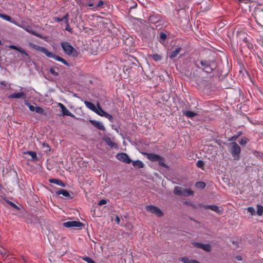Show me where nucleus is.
I'll return each instance as SVG.
<instances>
[{
	"instance_id": "1",
	"label": "nucleus",
	"mask_w": 263,
	"mask_h": 263,
	"mask_svg": "<svg viewBox=\"0 0 263 263\" xmlns=\"http://www.w3.org/2000/svg\"><path fill=\"white\" fill-rule=\"evenodd\" d=\"M29 45L33 49L44 53L48 58H53L57 61L61 62L66 65H68V63L64 59L49 51L46 48L32 43L30 44Z\"/></svg>"
},
{
	"instance_id": "2",
	"label": "nucleus",
	"mask_w": 263,
	"mask_h": 263,
	"mask_svg": "<svg viewBox=\"0 0 263 263\" xmlns=\"http://www.w3.org/2000/svg\"><path fill=\"white\" fill-rule=\"evenodd\" d=\"M61 46L65 53L69 55L76 57L78 53L76 50L68 42L61 43Z\"/></svg>"
},
{
	"instance_id": "3",
	"label": "nucleus",
	"mask_w": 263,
	"mask_h": 263,
	"mask_svg": "<svg viewBox=\"0 0 263 263\" xmlns=\"http://www.w3.org/2000/svg\"><path fill=\"white\" fill-rule=\"evenodd\" d=\"M145 210L147 212L154 214L158 217H161L163 215L162 211L159 208L154 205H147L145 207Z\"/></svg>"
},
{
	"instance_id": "4",
	"label": "nucleus",
	"mask_w": 263,
	"mask_h": 263,
	"mask_svg": "<svg viewBox=\"0 0 263 263\" xmlns=\"http://www.w3.org/2000/svg\"><path fill=\"white\" fill-rule=\"evenodd\" d=\"M231 146V153L235 159L239 158V155L240 153V147L235 142H233L230 144Z\"/></svg>"
},
{
	"instance_id": "5",
	"label": "nucleus",
	"mask_w": 263,
	"mask_h": 263,
	"mask_svg": "<svg viewBox=\"0 0 263 263\" xmlns=\"http://www.w3.org/2000/svg\"><path fill=\"white\" fill-rule=\"evenodd\" d=\"M117 159L120 161L129 164L132 162V160L130 159L128 155L125 153H119L116 155Z\"/></svg>"
},
{
	"instance_id": "6",
	"label": "nucleus",
	"mask_w": 263,
	"mask_h": 263,
	"mask_svg": "<svg viewBox=\"0 0 263 263\" xmlns=\"http://www.w3.org/2000/svg\"><path fill=\"white\" fill-rule=\"evenodd\" d=\"M63 226L66 228L72 227H81L83 226L82 223L77 221H69L65 222L63 224Z\"/></svg>"
},
{
	"instance_id": "7",
	"label": "nucleus",
	"mask_w": 263,
	"mask_h": 263,
	"mask_svg": "<svg viewBox=\"0 0 263 263\" xmlns=\"http://www.w3.org/2000/svg\"><path fill=\"white\" fill-rule=\"evenodd\" d=\"M58 106L61 109L63 116H68L72 118L76 117L63 104L59 103Z\"/></svg>"
},
{
	"instance_id": "8",
	"label": "nucleus",
	"mask_w": 263,
	"mask_h": 263,
	"mask_svg": "<svg viewBox=\"0 0 263 263\" xmlns=\"http://www.w3.org/2000/svg\"><path fill=\"white\" fill-rule=\"evenodd\" d=\"M255 17L257 21H263V10L257 8L255 11Z\"/></svg>"
},
{
	"instance_id": "9",
	"label": "nucleus",
	"mask_w": 263,
	"mask_h": 263,
	"mask_svg": "<svg viewBox=\"0 0 263 263\" xmlns=\"http://www.w3.org/2000/svg\"><path fill=\"white\" fill-rule=\"evenodd\" d=\"M145 155L147 156V158L153 162H156L158 160V159H160L159 155L155 154L153 153H145Z\"/></svg>"
},
{
	"instance_id": "10",
	"label": "nucleus",
	"mask_w": 263,
	"mask_h": 263,
	"mask_svg": "<svg viewBox=\"0 0 263 263\" xmlns=\"http://www.w3.org/2000/svg\"><path fill=\"white\" fill-rule=\"evenodd\" d=\"M90 122L96 128L101 130H105V127L103 124L97 121L90 120Z\"/></svg>"
},
{
	"instance_id": "11",
	"label": "nucleus",
	"mask_w": 263,
	"mask_h": 263,
	"mask_svg": "<svg viewBox=\"0 0 263 263\" xmlns=\"http://www.w3.org/2000/svg\"><path fill=\"white\" fill-rule=\"evenodd\" d=\"M200 207H202L205 209H209L213 211H214L216 212L217 213H219L220 212V210H219V208L215 205H200Z\"/></svg>"
},
{
	"instance_id": "12",
	"label": "nucleus",
	"mask_w": 263,
	"mask_h": 263,
	"mask_svg": "<svg viewBox=\"0 0 263 263\" xmlns=\"http://www.w3.org/2000/svg\"><path fill=\"white\" fill-rule=\"evenodd\" d=\"M9 47L11 49L16 50L18 51L22 54H24L26 57L29 58V55H28V54L25 51V50H24L22 48L18 47L16 46L12 45H10L9 46Z\"/></svg>"
},
{
	"instance_id": "13",
	"label": "nucleus",
	"mask_w": 263,
	"mask_h": 263,
	"mask_svg": "<svg viewBox=\"0 0 263 263\" xmlns=\"http://www.w3.org/2000/svg\"><path fill=\"white\" fill-rule=\"evenodd\" d=\"M9 98H25L26 97V95L24 92L23 91L19 92L18 93H15L11 94V95L9 96L8 97Z\"/></svg>"
},
{
	"instance_id": "14",
	"label": "nucleus",
	"mask_w": 263,
	"mask_h": 263,
	"mask_svg": "<svg viewBox=\"0 0 263 263\" xmlns=\"http://www.w3.org/2000/svg\"><path fill=\"white\" fill-rule=\"evenodd\" d=\"M199 64L201 65V66L202 67L203 69L204 70H205V71L209 72V71H210L211 70V69L208 66V64H207V63L206 62L200 61L199 62H197V65L198 67H200Z\"/></svg>"
},
{
	"instance_id": "15",
	"label": "nucleus",
	"mask_w": 263,
	"mask_h": 263,
	"mask_svg": "<svg viewBox=\"0 0 263 263\" xmlns=\"http://www.w3.org/2000/svg\"><path fill=\"white\" fill-rule=\"evenodd\" d=\"M132 162L133 165L137 168H140L144 167V163L140 160L133 161Z\"/></svg>"
},
{
	"instance_id": "16",
	"label": "nucleus",
	"mask_w": 263,
	"mask_h": 263,
	"mask_svg": "<svg viewBox=\"0 0 263 263\" xmlns=\"http://www.w3.org/2000/svg\"><path fill=\"white\" fill-rule=\"evenodd\" d=\"M194 194V191L190 189H184L182 190V196H193Z\"/></svg>"
},
{
	"instance_id": "17",
	"label": "nucleus",
	"mask_w": 263,
	"mask_h": 263,
	"mask_svg": "<svg viewBox=\"0 0 263 263\" xmlns=\"http://www.w3.org/2000/svg\"><path fill=\"white\" fill-rule=\"evenodd\" d=\"M84 104L87 106V107H88L89 109H90L92 111L95 112L96 110L97 107L95 106V104H93V103H92L90 102L85 101L84 102Z\"/></svg>"
},
{
	"instance_id": "18",
	"label": "nucleus",
	"mask_w": 263,
	"mask_h": 263,
	"mask_svg": "<svg viewBox=\"0 0 263 263\" xmlns=\"http://www.w3.org/2000/svg\"><path fill=\"white\" fill-rule=\"evenodd\" d=\"M57 194L58 195H62L63 196L66 197H70V195L69 193L65 190L61 189L57 192Z\"/></svg>"
},
{
	"instance_id": "19",
	"label": "nucleus",
	"mask_w": 263,
	"mask_h": 263,
	"mask_svg": "<svg viewBox=\"0 0 263 263\" xmlns=\"http://www.w3.org/2000/svg\"><path fill=\"white\" fill-rule=\"evenodd\" d=\"M104 141L107 143V144L110 146L111 147L115 146V143L111 140L109 137H105L104 139Z\"/></svg>"
},
{
	"instance_id": "20",
	"label": "nucleus",
	"mask_w": 263,
	"mask_h": 263,
	"mask_svg": "<svg viewBox=\"0 0 263 263\" xmlns=\"http://www.w3.org/2000/svg\"><path fill=\"white\" fill-rule=\"evenodd\" d=\"M182 261L184 263H200L199 261L195 259H192L187 257L182 258Z\"/></svg>"
},
{
	"instance_id": "21",
	"label": "nucleus",
	"mask_w": 263,
	"mask_h": 263,
	"mask_svg": "<svg viewBox=\"0 0 263 263\" xmlns=\"http://www.w3.org/2000/svg\"><path fill=\"white\" fill-rule=\"evenodd\" d=\"M97 106L98 107H97L96 108V110L95 111L96 113H97L98 115L102 116V117H103V116L104 115V114H105L106 112H105L100 107V106L99 105V104H98L97 105Z\"/></svg>"
},
{
	"instance_id": "22",
	"label": "nucleus",
	"mask_w": 263,
	"mask_h": 263,
	"mask_svg": "<svg viewBox=\"0 0 263 263\" xmlns=\"http://www.w3.org/2000/svg\"><path fill=\"white\" fill-rule=\"evenodd\" d=\"M49 182H51V183H54L55 184H57V185H59L60 186H64V184L62 182V181L59 180V179H49Z\"/></svg>"
},
{
	"instance_id": "23",
	"label": "nucleus",
	"mask_w": 263,
	"mask_h": 263,
	"mask_svg": "<svg viewBox=\"0 0 263 263\" xmlns=\"http://www.w3.org/2000/svg\"><path fill=\"white\" fill-rule=\"evenodd\" d=\"M27 32H29V33H30L36 36H39V34L36 33H35L33 30V29H32V28L29 26H26L25 27H24L23 28Z\"/></svg>"
},
{
	"instance_id": "24",
	"label": "nucleus",
	"mask_w": 263,
	"mask_h": 263,
	"mask_svg": "<svg viewBox=\"0 0 263 263\" xmlns=\"http://www.w3.org/2000/svg\"><path fill=\"white\" fill-rule=\"evenodd\" d=\"M157 162H158L159 164L162 167L165 168H167L168 167L167 165L165 163L164 159L161 156H160V159H158Z\"/></svg>"
},
{
	"instance_id": "25",
	"label": "nucleus",
	"mask_w": 263,
	"mask_h": 263,
	"mask_svg": "<svg viewBox=\"0 0 263 263\" xmlns=\"http://www.w3.org/2000/svg\"><path fill=\"white\" fill-rule=\"evenodd\" d=\"M67 16H68V15L66 14L65 15H64L63 17L62 18H60V17H54V20L56 22H61V21H65L66 23H68V18H67Z\"/></svg>"
},
{
	"instance_id": "26",
	"label": "nucleus",
	"mask_w": 263,
	"mask_h": 263,
	"mask_svg": "<svg viewBox=\"0 0 263 263\" xmlns=\"http://www.w3.org/2000/svg\"><path fill=\"white\" fill-rule=\"evenodd\" d=\"M24 154L29 155L33 160H36L37 159L36 154L34 152L27 151V152H25Z\"/></svg>"
},
{
	"instance_id": "27",
	"label": "nucleus",
	"mask_w": 263,
	"mask_h": 263,
	"mask_svg": "<svg viewBox=\"0 0 263 263\" xmlns=\"http://www.w3.org/2000/svg\"><path fill=\"white\" fill-rule=\"evenodd\" d=\"M195 186L196 187L198 188V189H203L205 187V184L204 182H197L196 184H195Z\"/></svg>"
},
{
	"instance_id": "28",
	"label": "nucleus",
	"mask_w": 263,
	"mask_h": 263,
	"mask_svg": "<svg viewBox=\"0 0 263 263\" xmlns=\"http://www.w3.org/2000/svg\"><path fill=\"white\" fill-rule=\"evenodd\" d=\"M201 249L207 252H210L211 250V246L209 244H203L201 246Z\"/></svg>"
},
{
	"instance_id": "29",
	"label": "nucleus",
	"mask_w": 263,
	"mask_h": 263,
	"mask_svg": "<svg viewBox=\"0 0 263 263\" xmlns=\"http://www.w3.org/2000/svg\"><path fill=\"white\" fill-rule=\"evenodd\" d=\"M183 114L186 116H187L188 117H190V118L193 117L196 115V113H195L193 111H184Z\"/></svg>"
},
{
	"instance_id": "30",
	"label": "nucleus",
	"mask_w": 263,
	"mask_h": 263,
	"mask_svg": "<svg viewBox=\"0 0 263 263\" xmlns=\"http://www.w3.org/2000/svg\"><path fill=\"white\" fill-rule=\"evenodd\" d=\"M180 48H178L174 50L170 55L171 58H173L175 57L180 52Z\"/></svg>"
},
{
	"instance_id": "31",
	"label": "nucleus",
	"mask_w": 263,
	"mask_h": 263,
	"mask_svg": "<svg viewBox=\"0 0 263 263\" xmlns=\"http://www.w3.org/2000/svg\"><path fill=\"white\" fill-rule=\"evenodd\" d=\"M0 17L3 18L5 20L11 22V18L8 15L0 13Z\"/></svg>"
},
{
	"instance_id": "32",
	"label": "nucleus",
	"mask_w": 263,
	"mask_h": 263,
	"mask_svg": "<svg viewBox=\"0 0 263 263\" xmlns=\"http://www.w3.org/2000/svg\"><path fill=\"white\" fill-rule=\"evenodd\" d=\"M174 193L175 195H181V187L177 186H175L174 191Z\"/></svg>"
},
{
	"instance_id": "33",
	"label": "nucleus",
	"mask_w": 263,
	"mask_h": 263,
	"mask_svg": "<svg viewBox=\"0 0 263 263\" xmlns=\"http://www.w3.org/2000/svg\"><path fill=\"white\" fill-rule=\"evenodd\" d=\"M152 58L155 61H159L161 60V57L157 54H153L151 55Z\"/></svg>"
},
{
	"instance_id": "34",
	"label": "nucleus",
	"mask_w": 263,
	"mask_h": 263,
	"mask_svg": "<svg viewBox=\"0 0 263 263\" xmlns=\"http://www.w3.org/2000/svg\"><path fill=\"white\" fill-rule=\"evenodd\" d=\"M82 259L88 263H96L93 260L87 256L82 257Z\"/></svg>"
},
{
	"instance_id": "35",
	"label": "nucleus",
	"mask_w": 263,
	"mask_h": 263,
	"mask_svg": "<svg viewBox=\"0 0 263 263\" xmlns=\"http://www.w3.org/2000/svg\"><path fill=\"white\" fill-rule=\"evenodd\" d=\"M257 214L259 216H261L263 213V209L260 205H257Z\"/></svg>"
},
{
	"instance_id": "36",
	"label": "nucleus",
	"mask_w": 263,
	"mask_h": 263,
	"mask_svg": "<svg viewBox=\"0 0 263 263\" xmlns=\"http://www.w3.org/2000/svg\"><path fill=\"white\" fill-rule=\"evenodd\" d=\"M34 111H35L36 112H37L38 114H42L43 113V109L39 106H36L35 108Z\"/></svg>"
},
{
	"instance_id": "37",
	"label": "nucleus",
	"mask_w": 263,
	"mask_h": 263,
	"mask_svg": "<svg viewBox=\"0 0 263 263\" xmlns=\"http://www.w3.org/2000/svg\"><path fill=\"white\" fill-rule=\"evenodd\" d=\"M248 140L246 138H242L239 141L241 145H245L248 142Z\"/></svg>"
},
{
	"instance_id": "38",
	"label": "nucleus",
	"mask_w": 263,
	"mask_h": 263,
	"mask_svg": "<svg viewBox=\"0 0 263 263\" xmlns=\"http://www.w3.org/2000/svg\"><path fill=\"white\" fill-rule=\"evenodd\" d=\"M43 146L44 149V151L46 152H49L50 151V148L48 144L45 143L43 144Z\"/></svg>"
},
{
	"instance_id": "39",
	"label": "nucleus",
	"mask_w": 263,
	"mask_h": 263,
	"mask_svg": "<svg viewBox=\"0 0 263 263\" xmlns=\"http://www.w3.org/2000/svg\"><path fill=\"white\" fill-rule=\"evenodd\" d=\"M166 35L165 33L161 32L160 35V41L161 42L164 41V40L166 39Z\"/></svg>"
},
{
	"instance_id": "40",
	"label": "nucleus",
	"mask_w": 263,
	"mask_h": 263,
	"mask_svg": "<svg viewBox=\"0 0 263 263\" xmlns=\"http://www.w3.org/2000/svg\"><path fill=\"white\" fill-rule=\"evenodd\" d=\"M196 165L197 167L202 168L204 166V163L201 160H198L196 163Z\"/></svg>"
},
{
	"instance_id": "41",
	"label": "nucleus",
	"mask_w": 263,
	"mask_h": 263,
	"mask_svg": "<svg viewBox=\"0 0 263 263\" xmlns=\"http://www.w3.org/2000/svg\"><path fill=\"white\" fill-rule=\"evenodd\" d=\"M247 211L248 212H249L252 215H253L255 214V210L252 207H249L247 209Z\"/></svg>"
},
{
	"instance_id": "42",
	"label": "nucleus",
	"mask_w": 263,
	"mask_h": 263,
	"mask_svg": "<svg viewBox=\"0 0 263 263\" xmlns=\"http://www.w3.org/2000/svg\"><path fill=\"white\" fill-rule=\"evenodd\" d=\"M27 105H28L30 110L31 111H35V107L33 106V105H30V104L26 103H25Z\"/></svg>"
},
{
	"instance_id": "43",
	"label": "nucleus",
	"mask_w": 263,
	"mask_h": 263,
	"mask_svg": "<svg viewBox=\"0 0 263 263\" xmlns=\"http://www.w3.org/2000/svg\"><path fill=\"white\" fill-rule=\"evenodd\" d=\"M49 71L50 73L53 76H56L58 74V73L55 71L53 68H50Z\"/></svg>"
},
{
	"instance_id": "44",
	"label": "nucleus",
	"mask_w": 263,
	"mask_h": 263,
	"mask_svg": "<svg viewBox=\"0 0 263 263\" xmlns=\"http://www.w3.org/2000/svg\"><path fill=\"white\" fill-rule=\"evenodd\" d=\"M193 244L195 247L198 248H201V246L202 245V243H200V242H194Z\"/></svg>"
},
{
	"instance_id": "45",
	"label": "nucleus",
	"mask_w": 263,
	"mask_h": 263,
	"mask_svg": "<svg viewBox=\"0 0 263 263\" xmlns=\"http://www.w3.org/2000/svg\"><path fill=\"white\" fill-rule=\"evenodd\" d=\"M103 4H104V2H103V1H100L98 3V4H97V6H96V7H97V8H100V7H102V6L103 5Z\"/></svg>"
},
{
	"instance_id": "46",
	"label": "nucleus",
	"mask_w": 263,
	"mask_h": 263,
	"mask_svg": "<svg viewBox=\"0 0 263 263\" xmlns=\"http://www.w3.org/2000/svg\"><path fill=\"white\" fill-rule=\"evenodd\" d=\"M107 203V201L105 199H102L99 202V205H103L104 204H105Z\"/></svg>"
},
{
	"instance_id": "47",
	"label": "nucleus",
	"mask_w": 263,
	"mask_h": 263,
	"mask_svg": "<svg viewBox=\"0 0 263 263\" xmlns=\"http://www.w3.org/2000/svg\"><path fill=\"white\" fill-rule=\"evenodd\" d=\"M103 117H105L107 118V119H108L109 120L112 119V116L110 115H109V114H107L106 112H105V114H104Z\"/></svg>"
},
{
	"instance_id": "48",
	"label": "nucleus",
	"mask_w": 263,
	"mask_h": 263,
	"mask_svg": "<svg viewBox=\"0 0 263 263\" xmlns=\"http://www.w3.org/2000/svg\"><path fill=\"white\" fill-rule=\"evenodd\" d=\"M185 203L186 204H187V205H191V206H192L193 208H196V206H195L194 204H192V203L191 202H185Z\"/></svg>"
},
{
	"instance_id": "49",
	"label": "nucleus",
	"mask_w": 263,
	"mask_h": 263,
	"mask_svg": "<svg viewBox=\"0 0 263 263\" xmlns=\"http://www.w3.org/2000/svg\"><path fill=\"white\" fill-rule=\"evenodd\" d=\"M116 221L117 224H119L120 223V218H119V216L118 215H117L116 216Z\"/></svg>"
},
{
	"instance_id": "50",
	"label": "nucleus",
	"mask_w": 263,
	"mask_h": 263,
	"mask_svg": "<svg viewBox=\"0 0 263 263\" xmlns=\"http://www.w3.org/2000/svg\"><path fill=\"white\" fill-rule=\"evenodd\" d=\"M10 204L13 208L17 209V206L12 202H10Z\"/></svg>"
},
{
	"instance_id": "51",
	"label": "nucleus",
	"mask_w": 263,
	"mask_h": 263,
	"mask_svg": "<svg viewBox=\"0 0 263 263\" xmlns=\"http://www.w3.org/2000/svg\"><path fill=\"white\" fill-rule=\"evenodd\" d=\"M67 27L66 28V30L68 31H70V27L69 26L68 23H67Z\"/></svg>"
},
{
	"instance_id": "52",
	"label": "nucleus",
	"mask_w": 263,
	"mask_h": 263,
	"mask_svg": "<svg viewBox=\"0 0 263 263\" xmlns=\"http://www.w3.org/2000/svg\"><path fill=\"white\" fill-rule=\"evenodd\" d=\"M0 254H1L3 256H4L5 255V253L3 251H2L1 249H0Z\"/></svg>"
},
{
	"instance_id": "53",
	"label": "nucleus",
	"mask_w": 263,
	"mask_h": 263,
	"mask_svg": "<svg viewBox=\"0 0 263 263\" xmlns=\"http://www.w3.org/2000/svg\"><path fill=\"white\" fill-rule=\"evenodd\" d=\"M236 138H237V137H234V136H233V137H232L231 138L230 140H232H232H235L236 139Z\"/></svg>"
},
{
	"instance_id": "54",
	"label": "nucleus",
	"mask_w": 263,
	"mask_h": 263,
	"mask_svg": "<svg viewBox=\"0 0 263 263\" xmlns=\"http://www.w3.org/2000/svg\"><path fill=\"white\" fill-rule=\"evenodd\" d=\"M136 6H137V4H134V5H133V6H131V8H135Z\"/></svg>"
},
{
	"instance_id": "55",
	"label": "nucleus",
	"mask_w": 263,
	"mask_h": 263,
	"mask_svg": "<svg viewBox=\"0 0 263 263\" xmlns=\"http://www.w3.org/2000/svg\"><path fill=\"white\" fill-rule=\"evenodd\" d=\"M88 6L89 7H92V6H93V4H88Z\"/></svg>"
},
{
	"instance_id": "56",
	"label": "nucleus",
	"mask_w": 263,
	"mask_h": 263,
	"mask_svg": "<svg viewBox=\"0 0 263 263\" xmlns=\"http://www.w3.org/2000/svg\"><path fill=\"white\" fill-rule=\"evenodd\" d=\"M2 42H1V41L0 40V45L1 44Z\"/></svg>"
}]
</instances>
